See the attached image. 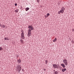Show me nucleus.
I'll list each match as a JSON object with an SVG mask.
<instances>
[{"label": "nucleus", "mask_w": 74, "mask_h": 74, "mask_svg": "<svg viewBox=\"0 0 74 74\" xmlns=\"http://www.w3.org/2000/svg\"><path fill=\"white\" fill-rule=\"evenodd\" d=\"M28 28L29 29L28 30V34L29 37H30L32 34L31 33L32 32L31 31L32 30H34V27H33L32 25H29L28 26Z\"/></svg>", "instance_id": "f257e3e1"}, {"label": "nucleus", "mask_w": 74, "mask_h": 74, "mask_svg": "<svg viewBox=\"0 0 74 74\" xmlns=\"http://www.w3.org/2000/svg\"><path fill=\"white\" fill-rule=\"evenodd\" d=\"M64 10H65V8L63 7H62L61 8V10L58 12L59 14H60V13H61L62 14L64 13Z\"/></svg>", "instance_id": "f03ea898"}, {"label": "nucleus", "mask_w": 74, "mask_h": 74, "mask_svg": "<svg viewBox=\"0 0 74 74\" xmlns=\"http://www.w3.org/2000/svg\"><path fill=\"white\" fill-rule=\"evenodd\" d=\"M21 68L22 67H21V65H18L16 67V70L18 71H21Z\"/></svg>", "instance_id": "7ed1b4c3"}, {"label": "nucleus", "mask_w": 74, "mask_h": 74, "mask_svg": "<svg viewBox=\"0 0 74 74\" xmlns=\"http://www.w3.org/2000/svg\"><path fill=\"white\" fill-rule=\"evenodd\" d=\"M21 32L22 33L21 34V37L23 39H24L25 38V36H24V32L23 30H21Z\"/></svg>", "instance_id": "20e7f679"}, {"label": "nucleus", "mask_w": 74, "mask_h": 74, "mask_svg": "<svg viewBox=\"0 0 74 74\" xmlns=\"http://www.w3.org/2000/svg\"><path fill=\"white\" fill-rule=\"evenodd\" d=\"M53 68L54 69H59V66L57 65L56 64H54L53 65Z\"/></svg>", "instance_id": "39448f33"}, {"label": "nucleus", "mask_w": 74, "mask_h": 74, "mask_svg": "<svg viewBox=\"0 0 74 74\" xmlns=\"http://www.w3.org/2000/svg\"><path fill=\"white\" fill-rule=\"evenodd\" d=\"M63 62L65 64V66L67 65V60L66 59H64L63 60Z\"/></svg>", "instance_id": "423d86ee"}, {"label": "nucleus", "mask_w": 74, "mask_h": 74, "mask_svg": "<svg viewBox=\"0 0 74 74\" xmlns=\"http://www.w3.org/2000/svg\"><path fill=\"white\" fill-rule=\"evenodd\" d=\"M66 68H64V69H62V71L63 72V73H64L65 71H66Z\"/></svg>", "instance_id": "0eeeda50"}, {"label": "nucleus", "mask_w": 74, "mask_h": 74, "mask_svg": "<svg viewBox=\"0 0 74 74\" xmlns=\"http://www.w3.org/2000/svg\"><path fill=\"white\" fill-rule=\"evenodd\" d=\"M61 66H62V67H63V68H65V67H66L65 65H64V64H61Z\"/></svg>", "instance_id": "6e6552de"}, {"label": "nucleus", "mask_w": 74, "mask_h": 74, "mask_svg": "<svg viewBox=\"0 0 74 74\" xmlns=\"http://www.w3.org/2000/svg\"><path fill=\"white\" fill-rule=\"evenodd\" d=\"M25 11H28V10H29V8H25Z\"/></svg>", "instance_id": "1a4fd4ad"}, {"label": "nucleus", "mask_w": 74, "mask_h": 74, "mask_svg": "<svg viewBox=\"0 0 74 74\" xmlns=\"http://www.w3.org/2000/svg\"><path fill=\"white\" fill-rule=\"evenodd\" d=\"M5 40H8V41L10 40V39H9V38H5Z\"/></svg>", "instance_id": "9d476101"}, {"label": "nucleus", "mask_w": 74, "mask_h": 74, "mask_svg": "<svg viewBox=\"0 0 74 74\" xmlns=\"http://www.w3.org/2000/svg\"><path fill=\"white\" fill-rule=\"evenodd\" d=\"M18 63H20L21 62V59H19L18 61Z\"/></svg>", "instance_id": "9b49d317"}, {"label": "nucleus", "mask_w": 74, "mask_h": 74, "mask_svg": "<svg viewBox=\"0 0 74 74\" xmlns=\"http://www.w3.org/2000/svg\"><path fill=\"white\" fill-rule=\"evenodd\" d=\"M56 40H57V38H55V39L53 40V42H55L56 41Z\"/></svg>", "instance_id": "f8f14e48"}, {"label": "nucleus", "mask_w": 74, "mask_h": 74, "mask_svg": "<svg viewBox=\"0 0 74 74\" xmlns=\"http://www.w3.org/2000/svg\"><path fill=\"white\" fill-rule=\"evenodd\" d=\"M49 15H50L49 13H47V17H48V16H49Z\"/></svg>", "instance_id": "ddd939ff"}, {"label": "nucleus", "mask_w": 74, "mask_h": 74, "mask_svg": "<svg viewBox=\"0 0 74 74\" xmlns=\"http://www.w3.org/2000/svg\"><path fill=\"white\" fill-rule=\"evenodd\" d=\"M54 73V74H57L58 73V72L57 71H56Z\"/></svg>", "instance_id": "4468645a"}, {"label": "nucleus", "mask_w": 74, "mask_h": 74, "mask_svg": "<svg viewBox=\"0 0 74 74\" xmlns=\"http://www.w3.org/2000/svg\"><path fill=\"white\" fill-rule=\"evenodd\" d=\"M5 27V25H3L2 27H2V28H4Z\"/></svg>", "instance_id": "2eb2a0df"}, {"label": "nucleus", "mask_w": 74, "mask_h": 74, "mask_svg": "<svg viewBox=\"0 0 74 74\" xmlns=\"http://www.w3.org/2000/svg\"><path fill=\"white\" fill-rule=\"evenodd\" d=\"M1 50H3V48L1 47H0V51H1Z\"/></svg>", "instance_id": "dca6fc26"}, {"label": "nucleus", "mask_w": 74, "mask_h": 74, "mask_svg": "<svg viewBox=\"0 0 74 74\" xmlns=\"http://www.w3.org/2000/svg\"><path fill=\"white\" fill-rule=\"evenodd\" d=\"M20 41H21V44L22 43H23V40H20Z\"/></svg>", "instance_id": "f3484780"}, {"label": "nucleus", "mask_w": 74, "mask_h": 74, "mask_svg": "<svg viewBox=\"0 0 74 74\" xmlns=\"http://www.w3.org/2000/svg\"><path fill=\"white\" fill-rule=\"evenodd\" d=\"M37 1L38 3H39V1H40L39 0H36Z\"/></svg>", "instance_id": "a211bd4d"}, {"label": "nucleus", "mask_w": 74, "mask_h": 74, "mask_svg": "<svg viewBox=\"0 0 74 74\" xmlns=\"http://www.w3.org/2000/svg\"><path fill=\"white\" fill-rule=\"evenodd\" d=\"M18 12V11L17 10H15V12L17 13Z\"/></svg>", "instance_id": "6ab92c4d"}, {"label": "nucleus", "mask_w": 74, "mask_h": 74, "mask_svg": "<svg viewBox=\"0 0 74 74\" xmlns=\"http://www.w3.org/2000/svg\"><path fill=\"white\" fill-rule=\"evenodd\" d=\"M72 32H74V28L72 29Z\"/></svg>", "instance_id": "aec40b11"}, {"label": "nucleus", "mask_w": 74, "mask_h": 74, "mask_svg": "<svg viewBox=\"0 0 74 74\" xmlns=\"http://www.w3.org/2000/svg\"><path fill=\"white\" fill-rule=\"evenodd\" d=\"M15 6H16L17 5V3H15Z\"/></svg>", "instance_id": "412c9836"}, {"label": "nucleus", "mask_w": 74, "mask_h": 74, "mask_svg": "<svg viewBox=\"0 0 74 74\" xmlns=\"http://www.w3.org/2000/svg\"><path fill=\"white\" fill-rule=\"evenodd\" d=\"M43 70L44 71H46V69H43Z\"/></svg>", "instance_id": "4be33fe9"}, {"label": "nucleus", "mask_w": 74, "mask_h": 74, "mask_svg": "<svg viewBox=\"0 0 74 74\" xmlns=\"http://www.w3.org/2000/svg\"><path fill=\"white\" fill-rule=\"evenodd\" d=\"M0 26H1V27H2L3 26H2L1 25V23H0Z\"/></svg>", "instance_id": "5701e85b"}, {"label": "nucleus", "mask_w": 74, "mask_h": 74, "mask_svg": "<svg viewBox=\"0 0 74 74\" xmlns=\"http://www.w3.org/2000/svg\"><path fill=\"white\" fill-rule=\"evenodd\" d=\"M45 18H47V16H45Z\"/></svg>", "instance_id": "b1692460"}, {"label": "nucleus", "mask_w": 74, "mask_h": 74, "mask_svg": "<svg viewBox=\"0 0 74 74\" xmlns=\"http://www.w3.org/2000/svg\"><path fill=\"white\" fill-rule=\"evenodd\" d=\"M23 70H24V69H22V71H23Z\"/></svg>", "instance_id": "393cba45"}, {"label": "nucleus", "mask_w": 74, "mask_h": 74, "mask_svg": "<svg viewBox=\"0 0 74 74\" xmlns=\"http://www.w3.org/2000/svg\"><path fill=\"white\" fill-rule=\"evenodd\" d=\"M18 56L17 55V57H16L17 58H18Z\"/></svg>", "instance_id": "a878e982"}, {"label": "nucleus", "mask_w": 74, "mask_h": 74, "mask_svg": "<svg viewBox=\"0 0 74 74\" xmlns=\"http://www.w3.org/2000/svg\"><path fill=\"white\" fill-rule=\"evenodd\" d=\"M47 62V60H46V62Z\"/></svg>", "instance_id": "bb28decb"}, {"label": "nucleus", "mask_w": 74, "mask_h": 74, "mask_svg": "<svg viewBox=\"0 0 74 74\" xmlns=\"http://www.w3.org/2000/svg\"><path fill=\"white\" fill-rule=\"evenodd\" d=\"M55 70H54V71H55Z\"/></svg>", "instance_id": "cd10ccee"}]
</instances>
